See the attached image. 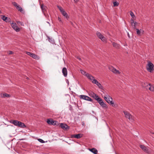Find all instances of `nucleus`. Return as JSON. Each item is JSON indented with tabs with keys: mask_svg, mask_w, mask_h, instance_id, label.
<instances>
[{
	"mask_svg": "<svg viewBox=\"0 0 154 154\" xmlns=\"http://www.w3.org/2000/svg\"><path fill=\"white\" fill-rule=\"evenodd\" d=\"M104 98L108 103L111 105L112 106H115V105L112 101V98L107 94H104Z\"/></svg>",
	"mask_w": 154,
	"mask_h": 154,
	"instance_id": "nucleus-1",
	"label": "nucleus"
},
{
	"mask_svg": "<svg viewBox=\"0 0 154 154\" xmlns=\"http://www.w3.org/2000/svg\"><path fill=\"white\" fill-rule=\"evenodd\" d=\"M57 7L63 16H64L66 18L68 19L69 18V17L67 13H66L64 10L63 9L62 7L57 5Z\"/></svg>",
	"mask_w": 154,
	"mask_h": 154,
	"instance_id": "nucleus-2",
	"label": "nucleus"
},
{
	"mask_svg": "<svg viewBox=\"0 0 154 154\" xmlns=\"http://www.w3.org/2000/svg\"><path fill=\"white\" fill-rule=\"evenodd\" d=\"M146 69L148 71L150 72H151L154 70V65L151 62L149 61L148 62L146 66Z\"/></svg>",
	"mask_w": 154,
	"mask_h": 154,
	"instance_id": "nucleus-3",
	"label": "nucleus"
},
{
	"mask_svg": "<svg viewBox=\"0 0 154 154\" xmlns=\"http://www.w3.org/2000/svg\"><path fill=\"white\" fill-rule=\"evenodd\" d=\"M140 148L145 152L147 153H149L150 152V148L148 147H146L144 145H140Z\"/></svg>",
	"mask_w": 154,
	"mask_h": 154,
	"instance_id": "nucleus-4",
	"label": "nucleus"
},
{
	"mask_svg": "<svg viewBox=\"0 0 154 154\" xmlns=\"http://www.w3.org/2000/svg\"><path fill=\"white\" fill-rule=\"evenodd\" d=\"M97 101L103 108H107L106 105L103 101L101 98H97Z\"/></svg>",
	"mask_w": 154,
	"mask_h": 154,
	"instance_id": "nucleus-5",
	"label": "nucleus"
},
{
	"mask_svg": "<svg viewBox=\"0 0 154 154\" xmlns=\"http://www.w3.org/2000/svg\"><path fill=\"white\" fill-rule=\"evenodd\" d=\"M123 112L124 113L125 117L126 118L128 119L131 121L133 120V116L128 112L126 111H124Z\"/></svg>",
	"mask_w": 154,
	"mask_h": 154,
	"instance_id": "nucleus-6",
	"label": "nucleus"
},
{
	"mask_svg": "<svg viewBox=\"0 0 154 154\" xmlns=\"http://www.w3.org/2000/svg\"><path fill=\"white\" fill-rule=\"evenodd\" d=\"M79 97L81 99L91 102H92L93 101V100L90 97L87 96L82 95H80Z\"/></svg>",
	"mask_w": 154,
	"mask_h": 154,
	"instance_id": "nucleus-7",
	"label": "nucleus"
},
{
	"mask_svg": "<svg viewBox=\"0 0 154 154\" xmlns=\"http://www.w3.org/2000/svg\"><path fill=\"white\" fill-rule=\"evenodd\" d=\"M109 69L114 73L116 74H120L121 72L119 70H117L115 68L112 66H110L109 67Z\"/></svg>",
	"mask_w": 154,
	"mask_h": 154,
	"instance_id": "nucleus-8",
	"label": "nucleus"
},
{
	"mask_svg": "<svg viewBox=\"0 0 154 154\" xmlns=\"http://www.w3.org/2000/svg\"><path fill=\"white\" fill-rule=\"evenodd\" d=\"M26 53L28 55L30 56L36 60H38L39 59V57L37 55L34 54L30 52H26Z\"/></svg>",
	"mask_w": 154,
	"mask_h": 154,
	"instance_id": "nucleus-9",
	"label": "nucleus"
},
{
	"mask_svg": "<svg viewBox=\"0 0 154 154\" xmlns=\"http://www.w3.org/2000/svg\"><path fill=\"white\" fill-rule=\"evenodd\" d=\"M96 35L97 37L100 39L103 42H106V38L104 37L102 34L99 32H97L96 33Z\"/></svg>",
	"mask_w": 154,
	"mask_h": 154,
	"instance_id": "nucleus-10",
	"label": "nucleus"
},
{
	"mask_svg": "<svg viewBox=\"0 0 154 154\" xmlns=\"http://www.w3.org/2000/svg\"><path fill=\"white\" fill-rule=\"evenodd\" d=\"M13 5L15 6L17 9L18 11H20L21 12H22L23 10L22 8L18 5L17 3L14 2L12 3Z\"/></svg>",
	"mask_w": 154,
	"mask_h": 154,
	"instance_id": "nucleus-11",
	"label": "nucleus"
},
{
	"mask_svg": "<svg viewBox=\"0 0 154 154\" xmlns=\"http://www.w3.org/2000/svg\"><path fill=\"white\" fill-rule=\"evenodd\" d=\"M11 25L12 28L16 32H18L20 31V28L17 26L16 23H11Z\"/></svg>",
	"mask_w": 154,
	"mask_h": 154,
	"instance_id": "nucleus-12",
	"label": "nucleus"
},
{
	"mask_svg": "<svg viewBox=\"0 0 154 154\" xmlns=\"http://www.w3.org/2000/svg\"><path fill=\"white\" fill-rule=\"evenodd\" d=\"M2 19L4 21L6 22H9L11 21L10 18L5 16L4 15H2L1 16Z\"/></svg>",
	"mask_w": 154,
	"mask_h": 154,
	"instance_id": "nucleus-13",
	"label": "nucleus"
},
{
	"mask_svg": "<svg viewBox=\"0 0 154 154\" xmlns=\"http://www.w3.org/2000/svg\"><path fill=\"white\" fill-rule=\"evenodd\" d=\"M89 95L91 97L94 98L97 100V98H100V97H99L97 95H96L93 92H91L89 94Z\"/></svg>",
	"mask_w": 154,
	"mask_h": 154,
	"instance_id": "nucleus-14",
	"label": "nucleus"
},
{
	"mask_svg": "<svg viewBox=\"0 0 154 154\" xmlns=\"http://www.w3.org/2000/svg\"><path fill=\"white\" fill-rule=\"evenodd\" d=\"M41 8L42 12L44 14L45 16V12L46 11L47 7L46 6L44 5L43 4H42L41 5Z\"/></svg>",
	"mask_w": 154,
	"mask_h": 154,
	"instance_id": "nucleus-15",
	"label": "nucleus"
},
{
	"mask_svg": "<svg viewBox=\"0 0 154 154\" xmlns=\"http://www.w3.org/2000/svg\"><path fill=\"white\" fill-rule=\"evenodd\" d=\"M17 124L18 125L17 126L21 128H26V127L24 123L20 121H18V123Z\"/></svg>",
	"mask_w": 154,
	"mask_h": 154,
	"instance_id": "nucleus-16",
	"label": "nucleus"
},
{
	"mask_svg": "<svg viewBox=\"0 0 154 154\" xmlns=\"http://www.w3.org/2000/svg\"><path fill=\"white\" fill-rule=\"evenodd\" d=\"M82 136V134H73L72 136V137L75 138L77 139H79Z\"/></svg>",
	"mask_w": 154,
	"mask_h": 154,
	"instance_id": "nucleus-17",
	"label": "nucleus"
},
{
	"mask_svg": "<svg viewBox=\"0 0 154 154\" xmlns=\"http://www.w3.org/2000/svg\"><path fill=\"white\" fill-rule=\"evenodd\" d=\"M150 84H148L147 83H143L142 84V86L143 87L145 88L147 90H148V88L149 87V86H150Z\"/></svg>",
	"mask_w": 154,
	"mask_h": 154,
	"instance_id": "nucleus-18",
	"label": "nucleus"
},
{
	"mask_svg": "<svg viewBox=\"0 0 154 154\" xmlns=\"http://www.w3.org/2000/svg\"><path fill=\"white\" fill-rule=\"evenodd\" d=\"M131 26L133 27V28L134 29H136V22H134V20L133 19H131Z\"/></svg>",
	"mask_w": 154,
	"mask_h": 154,
	"instance_id": "nucleus-19",
	"label": "nucleus"
},
{
	"mask_svg": "<svg viewBox=\"0 0 154 154\" xmlns=\"http://www.w3.org/2000/svg\"><path fill=\"white\" fill-rule=\"evenodd\" d=\"M62 73L63 75L65 77H66L67 75V71L66 68V67H64L62 69Z\"/></svg>",
	"mask_w": 154,
	"mask_h": 154,
	"instance_id": "nucleus-20",
	"label": "nucleus"
},
{
	"mask_svg": "<svg viewBox=\"0 0 154 154\" xmlns=\"http://www.w3.org/2000/svg\"><path fill=\"white\" fill-rule=\"evenodd\" d=\"M10 122L13 124H14V125L17 126L18 125V121L17 120H11L10 121Z\"/></svg>",
	"mask_w": 154,
	"mask_h": 154,
	"instance_id": "nucleus-21",
	"label": "nucleus"
},
{
	"mask_svg": "<svg viewBox=\"0 0 154 154\" xmlns=\"http://www.w3.org/2000/svg\"><path fill=\"white\" fill-rule=\"evenodd\" d=\"M60 126L61 128L64 130H66L68 128V125L66 124H63V123H61L60 124Z\"/></svg>",
	"mask_w": 154,
	"mask_h": 154,
	"instance_id": "nucleus-22",
	"label": "nucleus"
},
{
	"mask_svg": "<svg viewBox=\"0 0 154 154\" xmlns=\"http://www.w3.org/2000/svg\"><path fill=\"white\" fill-rule=\"evenodd\" d=\"M89 150L93 152L94 154H97L98 151L97 149H96L95 148H93L92 149H89Z\"/></svg>",
	"mask_w": 154,
	"mask_h": 154,
	"instance_id": "nucleus-23",
	"label": "nucleus"
},
{
	"mask_svg": "<svg viewBox=\"0 0 154 154\" xmlns=\"http://www.w3.org/2000/svg\"><path fill=\"white\" fill-rule=\"evenodd\" d=\"M112 45L114 48L117 49H119L120 48V45L116 43L115 42H113Z\"/></svg>",
	"mask_w": 154,
	"mask_h": 154,
	"instance_id": "nucleus-24",
	"label": "nucleus"
},
{
	"mask_svg": "<svg viewBox=\"0 0 154 154\" xmlns=\"http://www.w3.org/2000/svg\"><path fill=\"white\" fill-rule=\"evenodd\" d=\"M10 96V95L6 93L2 94H1V96L2 97L5 98V97H9Z\"/></svg>",
	"mask_w": 154,
	"mask_h": 154,
	"instance_id": "nucleus-25",
	"label": "nucleus"
},
{
	"mask_svg": "<svg viewBox=\"0 0 154 154\" xmlns=\"http://www.w3.org/2000/svg\"><path fill=\"white\" fill-rule=\"evenodd\" d=\"M87 77L91 81H92L94 78V77L93 76L89 74L88 75L87 74Z\"/></svg>",
	"mask_w": 154,
	"mask_h": 154,
	"instance_id": "nucleus-26",
	"label": "nucleus"
},
{
	"mask_svg": "<svg viewBox=\"0 0 154 154\" xmlns=\"http://www.w3.org/2000/svg\"><path fill=\"white\" fill-rule=\"evenodd\" d=\"M149 87L148 88V90L151 91H154V85H151L150 84V86H149Z\"/></svg>",
	"mask_w": 154,
	"mask_h": 154,
	"instance_id": "nucleus-27",
	"label": "nucleus"
},
{
	"mask_svg": "<svg viewBox=\"0 0 154 154\" xmlns=\"http://www.w3.org/2000/svg\"><path fill=\"white\" fill-rule=\"evenodd\" d=\"M99 87V88L100 89H103V87L101 85V84L98 82H97L96 84Z\"/></svg>",
	"mask_w": 154,
	"mask_h": 154,
	"instance_id": "nucleus-28",
	"label": "nucleus"
},
{
	"mask_svg": "<svg viewBox=\"0 0 154 154\" xmlns=\"http://www.w3.org/2000/svg\"><path fill=\"white\" fill-rule=\"evenodd\" d=\"M81 73H82V74L83 75H85L86 76H87V75H88L89 74L88 73H87L86 72H85V71L82 70H80Z\"/></svg>",
	"mask_w": 154,
	"mask_h": 154,
	"instance_id": "nucleus-29",
	"label": "nucleus"
},
{
	"mask_svg": "<svg viewBox=\"0 0 154 154\" xmlns=\"http://www.w3.org/2000/svg\"><path fill=\"white\" fill-rule=\"evenodd\" d=\"M136 30L137 31L136 33L137 34L139 35H140L141 31H142V30L140 29V30H139L138 29H136Z\"/></svg>",
	"mask_w": 154,
	"mask_h": 154,
	"instance_id": "nucleus-30",
	"label": "nucleus"
},
{
	"mask_svg": "<svg viewBox=\"0 0 154 154\" xmlns=\"http://www.w3.org/2000/svg\"><path fill=\"white\" fill-rule=\"evenodd\" d=\"M130 15L132 17V19H133L134 20V18H135V16L134 14L133 13L132 11H130Z\"/></svg>",
	"mask_w": 154,
	"mask_h": 154,
	"instance_id": "nucleus-31",
	"label": "nucleus"
},
{
	"mask_svg": "<svg viewBox=\"0 0 154 154\" xmlns=\"http://www.w3.org/2000/svg\"><path fill=\"white\" fill-rule=\"evenodd\" d=\"M47 122L49 124H53V123H54V122L52 121H51V120L50 119H48L47 121Z\"/></svg>",
	"mask_w": 154,
	"mask_h": 154,
	"instance_id": "nucleus-32",
	"label": "nucleus"
},
{
	"mask_svg": "<svg viewBox=\"0 0 154 154\" xmlns=\"http://www.w3.org/2000/svg\"><path fill=\"white\" fill-rule=\"evenodd\" d=\"M113 6L116 7L118 6L119 5V3L117 2H113Z\"/></svg>",
	"mask_w": 154,
	"mask_h": 154,
	"instance_id": "nucleus-33",
	"label": "nucleus"
},
{
	"mask_svg": "<svg viewBox=\"0 0 154 154\" xmlns=\"http://www.w3.org/2000/svg\"><path fill=\"white\" fill-rule=\"evenodd\" d=\"M92 82L95 84H96V83L98 81H97V80L96 79H93L92 80V81H91Z\"/></svg>",
	"mask_w": 154,
	"mask_h": 154,
	"instance_id": "nucleus-34",
	"label": "nucleus"
},
{
	"mask_svg": "<svg viewBox=\"0 0 154 154\" xmlns=\"http://www.w3.org/2000/svg\"><path fill=\"white\" fill-rule=\"evenodd\" d=\"M38 140L39 142L41 143H44L45 142V141L42 139H38Z\"/></svg>",
	"mask_w": 154,
	"mask_h": 154,
	"instance_id": "nucleus-35",
	"label": "nucleus"
},
{
	"mask_svg": "<svg viewBox=\"0 0 154 154\" xmlns=\"http://www.w3.org/2000/svg\"><path fill=\"white\" fill-rule=\"evenodd\" d=\"M8 53L9 54H13V53L12 51H10L8 52Z\"/></svg>",
	"mask_w": 154,
	"mask_h": 154,
	"instance_id": "nucleus-36",
	"label": "nucleus"
},
{
	"mask_svg": "<svg viewBox=\"0 0 154 154\" xmlns=\"http://www.w3.org/2000/svg\"><path fill=\"white\" fill-rule=\"evenodd\" d=\"M58 20H59L60 22H62V20H61V18H60V17H58Z\"/></svg>",
	"mask_w": 154,
	"mask_h": 154,
	"instance_id": "nucleus-37",
	"label": "nucleus"
},
{
	"mask_svg": "<svg viewBox=\"0 0 154 154\" xmlns=\"http://www.w3.org/2000/svg\"><path fill=\"white\" fill-rule=\"evenodd\" d=\"M77 58L79 59V60H81V58L80 57H77Z\"/></svg>",
	"mask_w": 154,
	"mask_h": 154,
	"instance_id": "nucleus-38",
	"label": "nucleus"
},
{
	"mask_svg": "<svg viewBox=\"0 0 154 154\" xmlns=\"http://www.w3.org/2000/svg\"><path fill=\"white\" fill-rule=\"evenodd\" d=\"M66 82L68 84L69 83V81H66Z\"/></svg>",
	"mask_w": 154,
	"mask_h": 154,
	"instance_id": "nucleus-39",
	"label": "nucleus"
},
{
	"mask_svg": "<svg viewBox=\"0 0 154 154\" xmlns=\"http://www.w3.org/2000/svg\"><path fill=\"white\" fill-rule=\"evenodd\" d=\"M128 36L129 37V35L128 33Z\"/></svg>",
	"mask_w": 154,
	"mask_h": 154,
	"instance_id": "nucleus-40",
	"label": "nucleus"
},
{
	"mask_svg": "<svg viewBox=\"0 0 154 154\" xmlns=\"http://www.w3.org/2000/svg\"><path fill=\"white\" fill-rule=\"evenodd\" d=\"M26 79H29V78H28V77H27Z\"/></svg>",
	"mask_w": 154,
	"mask_h": 154,
	"instance_id": "nucleus-41",
	"label": "nucleus"
},
{
	"mask_svg": "<svg viewBox=\"0 0 154 154\" xmlns=\"http://www.w3.org/2000/svg\"><path fill=\"white\" fill-rule=\"evenodd\" d=\"M2 12H1V11H0V14Z\"/></svg>",
	"mask_w": 154,
	"mask_h": 154,
	"instance_id": "nucleus-42",
	"label": "nucleus"
},
{
	"mask_svg": "<svg viewBox=\"0 0 154 154\" xmlns=\"http://www.w3.org/2000/svg\"><path fill=\"white\" fill-rule=\"evenodd\" d=\"M47 23H49L48 22H47Z\"/></svg>",
	"mask_w": 154,
	"mask_h": 154,
	"instance_id": "nucleus-43",
	"label": "nucleus"
},
{
	"mask_svg": "<svg viewBox=\"0 0 154 154\" xmlns=\"http://www.w3.org/2000/svg\"><path fill=\"white\" fill-rule=\"evenodd\" d=\"M116 154H117L116 153Z\"/></svg>",
	"mask_w": 154,
	"mask_h": 154,
	"instance_id": "nucleus-44",
	"label": "nucleus"
}]
</instances>
